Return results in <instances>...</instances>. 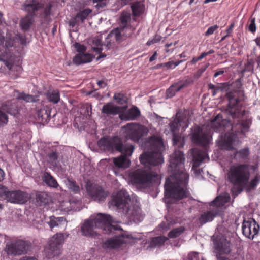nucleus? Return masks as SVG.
<instances>
[{"label": "nucleus", "mask_w": 260, "mask_h": 260, "mask_svg": "<svg viewBox=\"0 0 260 260\" xmlns=\"http://www.w3.org/2000/svg\"><path fill=\"white\" fill-rule=\"evenodd\" d=\"M5 196L8 202L14 204H24L29 199L28 194L20 190L6 191Z\"/></svg>", "instance_id": "nucleus-15"}, {"label": "nucleus", "mask_w": 260, "mask_h": 260, "mask_svg": "<svg viewBox=\"0 0 260 260\" xmlns=\"http://www.w3.org/2000/svg\"><path fill=\"white\" fill-rule=\"evenodd\" d=\"M66 185L68 188L73 193H78L80 192V187L75 181L68 180Z\"/></svg>", "instance_id": "nucleus-47"}, {"label": "nucleus", "mask_w": 260, "mask_h": 260, "mask_svg": "<svg viewBox=\"0 0 260 260\" xmlns=\"http://www.w3.org/2000/svg\"><path fill=\"white\" fill-rule=\"evenodd\" d=\"M250 150L249 148L245 147L236 151L235 153V157L240 159L245 160L248 158Z\"/></svg>", "instance_id": "nucleus-40"}, {"label": "nucleus", "mask_w": 260, "mask_h": 260, "mask_svg": "<svg viewBox=\"0 0 260 260\" xmlns=\"http://www.w3.org/2000/svg\"><path fill=\"white\" fill-rule=\"evenodd\" d=\"M175 223L170 218L168 219L166 217V221L162 222L159 226L164 231H167L170 228V226Z\"/></svg>", "instance_id": "nucleus-54"}, {"label": "nucleus", "mask_w": 260, "mask_h": 260, "mask_svg": "<svg viewBox=\"0 0 260 260\" xmlns=\"http://www.w3.org/2000/svg\"><path fill=\"white\" fill-rule=\"evenodd\" d=\"M42 179L46 185L50 187L56 188L59 186L57 181L50 173L45 172L43 175Z\"/></svg>", "instance_id": "nucleus-34"}, {"label": "nucleus", "mask_w": 260, "mask_h": 260, "mask_svg": "<svg viewBox=\"0 0 260 260\" xmlns=\"http://www.w3.org/2000/svg\"><path fill=\"white\" fill-rule=\"evenodd\" d=\"M125 243V238L122 236H118L106 240L103 243V247L108 249H115Z\"/></svg>", "instance_id": "nucleus-21"}, {"label": "nucleus", "mask_w": 260, "mask_h": 260, "mask_svg": "<svg viewBox=\"0 0 260 260\" xmlns=\"http://www.w3.org/2000/svg\"><path fill=\"white\" fill-rule=\"evenodd\" d=\"M215 249L218 251L216 254L217 260H230L229 258L221 256L222 254H229L231 251L230 242L223 236H218L213 241Z\"/></svg>", "instance_id": "nucleus-13"}, {"label": "nucleus", "mask_w": 260, "mask_h": 260, "mask_svg": "<svg viewBox=\"0 0 260 260\" xmlns=\"http://www.w3.org/2000/svg\"><path fill=\"white\" fill-rule=\"evenodd\" d=\"M167 239V238L162 236L154 237L150 242V246L151 247H160L164 244Z\"/></svg>", "instance_id": "nucleus-41"}, {"label": "nucleus", "mask_w": 260, "mask_h": 260, "mask_svg": "<svg viewBox=\"0 0 260 260\" xmlns=\"http://www.w3.org/2000/svg\"><path fill=\"white\" fill-rule=\"evenodd\" d=\"M131 20V14L128 12H123L120 16L121 26L125 28Z\"/></svg>", "instance_id": "nucleus-48"}, {"label": "nucleus", "mask_w": 260, "mask_h": 260, "mask_svg": "<svg viewBox=\"0 0 260 260\" xmlns=\"http://www.w3.org/2000/svg\"><path fill=\"white\" fill-rule=\"evenodd\" d=\"M16 93V94H15V96L17 100H23L26 102H34L36 100V97L34 95L18 91H17Z\"/></svg>", "instance_id": "nucleus-39"}, {"label": "nucleus", "mask_w": 260, "mask_h": 260, "mask_svg": "<svg viewBox=\"0 0 260 260\" xmlns=\"http://www.w3.org/2000/svg\"><path fill=\"white\" fill-rule=\"evenodd\" d=\"M7 112L11 114H15L18 110V107L15 104V100L8 101L5 104Z\"/></svg>", "instance_id": "nucleus-42"}, {"label": "nucleus", "mask_w": 260, "mask_h": 260, "mask_svg": "<svg viewBox=\"0 0 260 260\" xmlns=\"http://www.w3.org/2000/svg\"><path fill=\"white\" fill-rule=\"evenodd\" d=\"M8 122V116L4 111L0 110V127L6 125Z\"/></svg>", "instance_id": "nucleus-55"}, {"label": "nucleus", "mask_w": 260, "mask_h": 260, "mask_svg": "<svg viewBox=\"0 0 260 260\" xmlns=\"http://www.w3.org/2000/svg\"><path fill=\"white\" fill-rule=\"evenodd\" d=\"M189 136L193 143L201 146H207L212 140L211 133L207 128L201 127L197 125L191 128Z\"/></svg>", "instance_id": "nucleus-9"}, {"label": "nucleus", "mask_w": 260, "mask_h": 260, "mask_svg": "<svg viewBox=\"0 0 260 260\" xmlns=\"http://www.w3.org/2000/svg\"><path fill=\"white\" fill-rule=\"evenodd\" d=\"M189 122L188 119L183 115L177 114L176 117L170 123V130L175 132L179 127H182L185 131L189 126Z\"/></svg>", "instance_id": "nucleus-18"}, {"label": "nucleus", "mask_w": 260, "mask_h": 260, "mask_svg": "<svg viewBox=\"0 0 260 260\" xmlns=\"http://www.w3.org/2000/svg\"><path fill=\"white\" fill-rule=\"evenodd\" d=\"M94 5V7L98 11H102L103 9L105 8L108 3V0H92Z\"/></svg>", "instance_id": "nucleus-52"}, {"label": "nucleus", "mask_w": 260, "mask_h": 260, "mask_svg": "<svg viewBox=\"0 0 260 260\" xmlns=\"http://www.w3.org/2000/svg\"><path fill=\"white\" fill-rule=\"evenodd\" d=\"M194 82V80L192 77L187 76L186 77V79L179 82L176 83L178 86V89L181 90L184 87L187 86L188 85L193 83Z\"/></svg>", "instance_id": "nucleus-46"}, {"label": "nucleus", "mask_w": 260, "mask_h": 260, "mask_svg": "<svg viewBox=\"0 0 260 260\" xmlns=\"http://www.w3.org/2000/svg\"><path fill=\"white\" fill-rule=\"evenodd\" d=\"M178 86L177 84L175 83L171 86L166 91V95L168 98L173 97L176 92L180 91L178 89Z\"/></svg>", "instance_id": "nucleus-51"}, {"label": "nucleus", "mask_w": 260, "mask_h": 260, "mask_svg": "<svg viewBox=\"0 0 260 260\" xmlns=\"http://www.w3.org/2000/svg\"><path fill=\"white\" fill-rule=\"evenodd\" d=\"M121 155L116 157L112 158L113 162L115 169H125L130 166L131 161L129 157L132 154L121 153Z\"/></svg>", "instance_id": "nucleus-19"}, {"label": "nucleus", "mask_w": 260, "mask_h": 260, "mask_svg": "<svg viewBox=\"0 0 260 260\" xmlns=\"http://www.w3.org/2000/svg\"><path fill=\"white\" fill-rule=\"evenodd\" d=\"M235 24L234 22L232 23L227 28L226 30V36H231L233 32V29L234 27Z\"/></svg>", "instance_id": "nucleus-63"}, {"label": "nucleus", "mask_w": 260, "mask_h": 260, "mask_svg": "<svg viewBox=\"0 0 260 260\" xmlns=\"http://www.w3.org/2000/svg\"><path fill=\"white\" fill-rule=\"evenodd\" d=\"M209 63H207L204 66L202 67L199 70H198L194 74V77L196 79L199 78L202 74L206 71L207 68L209 66Z\"/></svg>", "instance_id": "nucleus-56"}, {"label": "nucleus", "mask_w": 260, "mask_h": 260, "mask_svg": "<svg viewBox=\"0 0 260 260\" xmlns=\"http://www.w3.org/2000/svg\"><path fill=\"white\" fill-rule=\"evenodd\" d=\"M48 162L52 166L56 167L57 166L58 161V153L55 147H52L51 152L47 155Z\"/></svg>", "instance_id": "nucleus-37"}, {"label": "nucleus", "mask_w": 260, "mask_h": 260, "mask_svg": "<svg viewBox=\"0 0 260 260\" xmlns=\"http://www.w3.org/2000/svg\"><path fill=\"white\" fill-rule=\"evenodd\" d=\"M34 22V17L29 15H27L24 18L21 19L20 25L23 30L27 31L29 29Z\"/></svg>", "instance_id": "nucleus-38"}, {"label": "nucleus", "mask_w": 260, "mask_h": 260, "mask_svg": "<svg viewBox=\"0 0 260 260\" xmlns=\"http://www.w3.org/2000/svg\"><path fill=\"white\" fill-rule=\"evenodd\" d=\"M0 45L5 46L6 49H9L13 46V41L11 39L5 40L4 36L0 35Z\"/></svg>", "instance_id": "nucleus-53"}, {"label": "nucleus", "mask_w": 260, "mask_h": 260, "mask_svg": "<svg viewBox=\"0 0 260 260\" xmlns=\"http://www.w3.org/2000/svg\"><path fill=\"white\" fill-rule=\"evenodd\" d=\"M88 194L94 201L99 203L104 202L108 197L109 193L104 188L97 184L87 181L86 185Z\"/></svg>", "instance_id": "nucleus-12"}, {"label": "nucleus", "mask_w": 260, "mask_h": 260, "mask_svg": "<svg viewBox=\"0 0 260 260\" xmlns=\"http://www.w3.org/2000/svg\"><path fill=\"white\" fill-rule=\"evenodd\" d=\"M74 46L79 53H84L86 50V47L79 43H75Z\"/></svg>", "instance_id": "nucleus-58"}, {"label": "nucleus", "mask_w": 260, "mask_h": 260, "mask_svg": "<svg viewBox=\"0 0 260 260\" xmlns=\"http://www.w3.org/2000/svg\"><path fill=\"white\" fill-rule=\"evenodd\" d=\"M258 224L253 218H249L247 220H244L242 225V234L246 237L253 239L259 231Z\"/></svg>", "instance_id": "nucleus-14"}, {"label": "nucleus", "mask_w": 260, "mask_h": 260, "mask_svg": "<svg viewBox=\"0 0 260 260\" xmlns=\"http://www.w3.org/2000/svg\"><path fill=\"white\" fill-rule=\"evenodd\" d=\"M92 44L91 45L92 49L95 52L100 53L104 49L103 46L105 49H109L110 48V43L107 41V44L104 45L102 44V41L100 36L94 37L92 40Z\"/></svg>", "instance_id": "nucleus-29"}, {"label": "nucleus", "mask_w": 260, "mask_h": 260, "mask_svg": "<svg viewBox=\"0 0 260 260\" xmlns=\"http://www.w3.org/2000/svg\"><path fill=\"white\" fill-rule=\"evenodd\" d=\"M193 156L192 168L195 169L200 166L203 162H206L209 160V157L207 153L197 148L192 150Z\"/></svg>", "instance_id": "nucleus-17"}, {"label": "nucleus", "mask_w": 260, "mask_h": 260, "mask_svg": "<svg viewBox=\"0 0 260 260\" xmlns=\"http://www.w3.org/2000/svg\"><path fill=\"white\" fill-rule=\"evenodd\" d=\"M256 29V27L255 23V18H253L251 19L250 23L248 26V29L250 32L253 33L255 32Z\"/></svg>", "instance_id": "nucleus-61"}, {"label": "nucleus", "mask_w": 260, "mask_h": 260, "mask_svg": "<svg viewBox=\"0 0 260 260\" xmlns=\"http://www.w3.org/2000/svg\"><path fill=\"white\" fill-rule=\"evenodd\" d=\"M218 28V26L217 25H215L212 26H210L208 28L207 31L205 33V35L206 36L211 35L214 33V32Z\"/></svg>", "instance_id": "nucleus-59"}, {"label": "nucleus", "mask_w": 260, "mask_h": 260, "mask_svg": "<svg viewBox=\"0 0 260 260\" xmlns=\"http://www.w3.org/2000/svg\"><path fill=\"white\" fill-rule=\"evenodd\" d=\"M140 115V111L136 106H133L128 109L125 113L120 115L122 120H133Z\"/></svg>", "instance_id": "nucleus-27"}, {"label": "nucleus", "mask_w": 260, "mask_h": 260, "mask_svg": "<svg viewBox=\"0 0 260 260\" xmlns=\"http://www.w3.org/2000/svg\"><path fill=\"white\" fill-rule=\"evenodd\" d=\"M230 196L228 193H224L217 196L214 200L211 202V205L216 206L220 207L224 205V204L230 201Z\"/></svg>", "instance_id": "nucleus-32"}, {"label": "nucleus", "mask_w": 260, "mask_h": 260, "mask_svg": "<svg viewBox=\"0 0 260 260\" xmlns=\"http://www.w3.org/2000/svg\"><path fill=\"white\" fill-rule=\"evenodd\" d=\"M69 236L67 233H57L49 240L48 245L44 249V254L48 258L57 257L61 254L62 246L65 239Z\"/></svg>", "instance_id": "nucleus-6"}, {"label": "nucleus", "mask_w": 260, "mask_h": 260, "mask_svg": "<svg viewBox=\"0 0 260 260\" xmlns=\"http://www.w3.org/2000/svg\"><path fill=\"white\" fill-rule=\"evenodd\" d=\"M241 85V82L238 80H236L231 84V90L226 93V97L229 100V106L231 109L230 112L233 118H235L237 116V114L235 112L232 111V109L239 102V100L237 96V94H242V92L240 90Z\"/></svg>", "instance_id": "nucleus-11"}, {"label": "nucleus", "mask_w": 260, "mask_h": 260, "mask_svg": "<svg viewBox=\"0 0 260 260\" xmlns=\"http://www.w3.org/2000/svg\"><path fill=\"white\" fill-rule=\"evenodd\" d=\"M142 147L146 151L139 159L144 167L132 172L130 178L134 184L148 187L159 180V167L164 162L162 140L160 136L153 135L144 142Z\"/></svg>", "instance_id": "nucleus-1"}, {"label": "nucleus", "mask_w": 260, "mask_h": 260, "mask_svg": "<svg viewBox=\"0 0 260 260\" xmlns=\"http://www.w3.org/2000/svg\"><path fill=\"white\" fill-rule=\"evenodd\" d=\"M260 182V175H256L254 178L247 184V187L248 190L254 189Z\"/></svg>", "instance_id": "nucleus-50"}, {"label": "nucleus", "mask_w": 260, "mask_h": 260, "mask_svg": "<svg viewBox=\"0 0 260 260\" xmlns=\"http://www.w3.org/2000/svg\"><path fill=\"white\" fill-rule=\"evenodd\" d=\"M93 57L88 53H78L74 57L73 62L77 65L89 63L92 60Z\"/></svg>", "instance_id": "nucleus-30"}, {"label": "nucleus", "mask_w": 260, "mask_h": 260, "mask_svg": "<svg viewBox=\"0 0 260 260\" xmlns=\"http://www.w3.org/2000/svg\"><path fill=\"white\" fill-rule=\"evenodd\" d=\"M161 38L162 37L160 35H156L153 39H149L146 44L148 46H150L152 44L157 43L160 41Z\"/></svg>", "instance_id": "nucleus-57"}, {"label": "nucleus", "mask_w": 260, "mask_h": 260, "mask_svg": "<svg viewBox=\"0 0 260 260\" xmlns=\"http://www.w3.org/2000/svg\"><path fill=\"white\" fill-rule=\"evenodd\" d=\"M0 61H2L9 70L16 71L18 73L21 72L22 70L21 67L14 64V57L12 55L7 53L2 54L0 55Z\"/></svg>", "instance_id": "nucleus-20"}, {"label": "nucleus", "mask_w": 260, "mask_h": 260, "mask_svg": "<svg viewBox=\"0 0 260 260\" xmlns=\"http://www.w3.org/2000/svg\"><path fill=\"white\" fill-rule=\"evenodd\" d=\"M24 9L27 12L28 15L34 16L36 15V12L41 8V5L37 0H27L23 4Z\"/></svg>", "instance_id": "nucleus-22"}, {"label": "nucleus", "mask_w": 260, "mask_h": 260, "mask_svg": "<svg viewBox=\"0 0 260 260\" xmlns=\"http://www.w3.org/2000/svg\"><path fill=\"white\" fill-rule=\"evenodd\" d=\"M132 15L134 17H139L142 15L145 10L144 4L140 2H136L132 4Z\"/></svg>", "instance_id": "nucleus-33"}, {"label": "nucleus", "mask_w": 260, "mask_h": 260, "mask_svg": "<svg viewBox=\"0 0 260 260\" xmlns=\"http://www.w3.org/2000/svg\"><path fill=\"white\" fill-rule=\"evenodd\" d=\"M66 221V219L63 217H56L52 216L49 217V221H47V223L51 229H53L63 225Z\"/></svg>", "instance_id": "nucleus-35"}, {"label": "nucleus", "mask_w": 260, "mask_h": 260, "mask_svg": "<svg viewBox=\"0 0 260 260\" xmlns=\"http://www.w3.org/2000/svg\"><path fill=\"white\" fill-rule=\"evenodd\" d=\"M122 129H124V136L125 138L135 142H138L142 137L148 133L147 127L137 123H127L122 127Z\"/></svg>", "instance_id": "nucleus-8"}, {"label": "nucleus", "mask_w": 260, "mask_h": 260, "mask_svg": "<svg viewBox=\"0 0 260 260\" xmlns=\"http://www.w3.org/2000/svg\"><path fill=\"white\" fill-rule=\"evenodd\" d=\"M227 123L228 122L223 119L222 115L218 114L211 121L210 126L215 131L222 132L224 131L225 124Z\"/></svg>", "instance_id": "nucleus-23"}, {"label": "nucleus", "mask_w": 260, "mask_h": 260, "mask_svg": "<svg viewBox=\"0 0 260 260\" xmlns=\"http://www.w3.org/2000/svg\"><path fill=\"white\" fill-rule=\"evenodd\" d=\"M250 125V122L249 120H241L239 121L235 126H233V131H237V133L244 134L248 132Z\"/></svg>", "instance_id": "nucleus-31"}, {"label": "nucleus", "mask_w": 260, "mask_h": 260, "mask_svg": "<svg viewBox=\"0 0 260 260\" xmlns=\"http://www.w3.org/2000/svg\"><path fill=\"white\" fill-rule=\"evenodd\" d=\"M90 218L96 228L102 229L106 234L113 233L116 230H122L120 226L112 224L115 221L108 214L98 213L96 215L91 216Z\"/></svg>", "instance_id": "nucleus-7"}, {"label": "nucleus", "mask_w": 260, "mask_h": 260, "mask_svg": "<svg viewBox=\"0 0 260 260\" xmlns=\"http://www.w3.org/2000/svg\"><path fill=\"white\" fill-rule=\"evenodd\" d=\"M19 40L20 41V43L22 45H26L27 44V41L26 39V37L24 35H19L18 36Z\"/></svg>", "instance_id": "nucleus-64"}, {"label": "nucleus", "mask_w": 260, "mask_h": 260, "mask_svg": "<svg viewBox=\"0 0 260 260\" xmlns=\"http://www.w3.org/2000/svg\"><path fill=\"white\" fill-rule=\"evenodd\" d=\"M248 164H237L231 166L228 172V180L234 185L244 187L248 183L250 177V168Z\"/></svg>", "instance_id": "nucleus-4"}, {"label": "nucleus", "mask_w": 260, "mask_h": 260, "mask_svg": "<svg viewBox=\"0 0 260 260\" xmlns=\"http://www.w3.org/2000/svg\"><path fill=\"white\" fill-rule=\"evenodd\" d=\"M109 205L116 207L119 212L125 214L129 220L136 223L140 222L143 219L141 209L138 206L133 205L130 196L125 190H120L113 195Z\"/></svg>", "instance_id": "nucleus-3"}, {"label": "nucleus", "mask_w": 260, "mask_h": 260, "mask_svg": "<svg viewBox=\"0 0 260 260\" xmlns=\"http://www.w3.org/2000/svg\"><path fill=\"white\" fill-rule=\"evenodd\" d=\"M177 44V42H175V43H167L165 44V47H166V49H165V51L167 53H172L174 51V48L173 49H168L169 47L172 46V45H174V46Z\"/></svg>", "instance_id": "nucleus-62"}, {"label": "nucleus", "mask_w": 260, "mask_h": 260, "mask_svg": "<svg viewBox=\"0 0 260 260\" xmlns=\"http://www.w3.org/2000/svg\"><path fill=\"white\" fill-rule=\"evenodd\" d=\"M113 98L119 104H125L128 100L127 97L125 94L121 93L114 94Z\"/></svg>", "instance_id": "nucleus-49"}, {"label": "nucleus", "mask_w": 260, "mask_h": 260, "mask_svg": "<svg viewBox=\"0 0 260 260\" xmlns=\"http://www.w3.org/2000/svg\"><path fill=\"white\" fill-rule=\"evenodd\" d=\"M184 155L179 150L175 151L170 157L169 170L173 173L166 179L164 185V200L167 204L190 194L188 188L189 175L184 168Z\"/></svg>", "instance_id": "nucleus-2"}, {"label": "nucleus", "mask_w": 260, "mask_h": 260, "mask_svg": "<svg viewBox=\"0 0 260 260\" xmlns=\"http://www.w3.org/2000/svg\"><path fill=\"white\" fill-rule=\"evenodd\" d=\"M114 37L116 41H118L121 39V35L120 33L118 31H115L114 32H112L111 34L108 35L106 39H109L110 37Z\"/></svg>", "instance_id": "nucleus-60"}, {"label": "nucleus", "mask_w": 260, "mask_h": 260, "mask_svg": "<svg viewBox=\"0 0 260 260\" xmlns=\"http://www.w3.org/2000/svg\"><path fill=\"white\" fill-rule=\"evenodd\" d=\"M30 245L26 241L17 239L8 242L5 247V251L8 255H20L26 253Z\"/></svg>", "instance_id": "nucleus-10"}, {"label": "nucleus", "mask_w": 260, "mask_h": 260, "mask_svg": "<svg viewBox=\"0 0 260 260\" xmlns=\"http://www.w3.org/2000/svg\"><path fill=\"white\" fill-rule=\"evenodd\" d=\"M121 109L119 106L114 105L109 102L105 104L102 109V113L107 115H115L120 112Z\"/></svg>", "instance_id": "nucleus-28"}, {"label": "nucleus", "mask_w": 260, "mask_h": 260, "mask_svg": "<svg viewBox=\"0 0 260 260\" xmlns=\"http://www.w3.org/2000/svg\"><path fill=\"white\" fill-rule=\"evenodd\" d=\"M47 98L49 102L53 104L57 103L60 100L59 93L57 90H54L47 93Z\"/></svg>", "instance_id": "nucleus-43"}, {"label": "nucleus", "mask_w": 260, "mask_h": 260, "mask_svg": "<svg viewBox=\"0 0 260 260\" xmlns=\"http://www.w3.org/2000/svg\"><path fill=\"white\" fill-rule=\"evenodd\" d=\"M185 228L183 226H180L174 228L168 234V237L170 238H174L179 237L184 231Z\"/></svg>", "instance_id": "nucleus-45"}, {"label": "nucleus", "mask_w": 260, "mask_h": 260, "mask_svg": "<svg viewBox=\"0 0 260 260\" xmlns=\"http://www.w3.org/2000/svg\"><path fill=\"white\" fill-rule=\"evenodd\" d=\"M91 12L92 10L89 8L84 9L76 14V18L83 22Z\"/></svg>", "instance_id": "nucleus-44"}, {"label": "nucleus", "mask_w": 260, "mask_h": 260, "mask_svg": "<svg viewBox=\"0 0 260 260\" xmlns=\"http://www.w3.org/2000/svg\"><path fill=\"white\" fill-rule=\"evenodd\" d=\"M217 213L213 211H209L202 214L199 217V221L203 225L208 222L212 221Z\"/></svg>", "instance_id": "nucleus-36"}, {"label": "nucleus", "mask_w": 260, "mask_h": 260, "mask_svg": "<svg viewBox=\"0 0 260 260\" xmlns=\"http://www.w3.org/2000/svg\"><path fill=\"white\" fill-rule=\"evenodd\" d=\"M237 139L236 135L233 133H226L224 136L219 135L216 143L222 150H231L234 148V144Z\"/></svg>", "instance_id": "nucleus-16"}, {"label": "nucleus", "mask_w": 260, "mask_h": 260, "mask_svg": "<svg viewBox=\"0 0 260 260\" xmlns=\"http://www.w3.org/2000/svg\"><path fill=\"white\" fill-rule=\"evenodd\" d=\"M94 224L91 220L90 218L86 220L81 226V232L82 235L85 236H94L96 234L94 231L95 229Z\"/></svg>", "instance_id": "nucleus-25"}, {"label": "nucleus", "mask_w": 260, "mask_h": 260, "mask_svg": "<svg viewBox=\"0 0 260 260\" xmlns=\"http://www.w3.org/2000/svg\"><path fill=\"white\" fill-rule=\"evenodd\" d=\"M50 113L51 109L47 106H44L38 110L36 119L40 122L47 123L50 119Z\"/></svg>", "instance_id": "nucleus-24"}, {"label": "nucleus", "mask_w": 260, "mask_h": 260, "mask_svg": "<svg viewBox=\"0 0 260 260\" xmlns=\"http://www.w3.org/2000/svg\"><path fill=\"white\" fill-rule=\"evenodd\" d=\"M99 147L105 152H114L118 151L128 154H132L135 147L134 145L125 143L123 144L121 140L118 137H103L98 142Z\"/></svg>", "instance_id": "nucleus-5"}, {"label": "nucleus", "mask_w": 260, "mask_h": 260, "mask_svg": "<svg viewBox=\"0 0 260 260\" xmlns=\"http://www.w3.org/2000/svg\"><path fill=\"white\" fill-rule=\"evenodd\" d=\"M51 200V197L46 192L40 191L36 194V202L38 206H45L50 203Z\"/></svg>", "instance_id": "nucleus-26"}]
</instances>
